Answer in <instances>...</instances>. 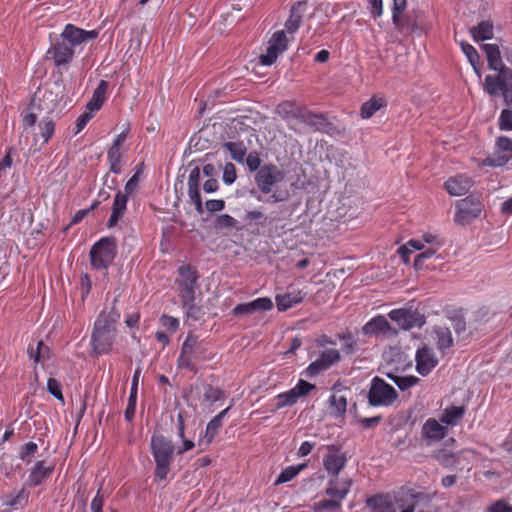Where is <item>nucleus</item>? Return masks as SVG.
Segmentation results:
<instances>
[{
  "instance_id": "obj_1",
  "label": "nucleus",
  "mask_w": 512,
  "mask_h": 512,
  "mask_svg": "<svg viewBox=\"0 0 512 512\" xmlns=\"http://www.w3.org/2000/svg\"><path fill=\"white\" fill-rule=\"evenodd\" d=\"M120 319V312L112 306L103 310L97 317L91 333V346L95 355L108 354L116 341V324Z\"/></svg>"
},
{
  "instance_id": "obj_2",
  "label": "nucleus",
  "mask_w": 512,
  "mask_h": 512,
  "mask_svg": "<svg viewBox=\"0 0 512 512\" xmlns=\"http://www.w3.org/2000/svg\"><path fill=\"white\" fill-rule=\"evenodd\" d=\"M352 486L350 479L330 478L323 492L328 498H321L313 503L314 512H337L342 510V502Z\"/></svg>"
},
{
  "instance_id": "obj_3",
  "label": "nucleus",
  "mask_w": 512,
  "mask_h": 512,
  "mask_svg": "<svg viewBox=\"0 0 512 512\" xmlns=\"http://www.w3.org/2000/svg\"><path fill=\"white\" fill-rule=\"evenodd\" d=\"M150 450L155 461L154 475L158 480H165L171 469L175 446L169 438L154 433L150 440Z\"/></svg>"
},
{
  "instance_id": "obj_4",
  "label": "nucleus",
  "mask_w": 512,
  "mask_h": 512,
  "mask_svg": "<svg viewBox=\"0 0 512 512\" xmlns=\"http://www.w3.org/2000/svg\"><path fill=\"white\" fill-rule=\"evenodd\" d=\"M198 272L191 265H182L178 268V278L176 283L179 287V296L183 308L187 311L188 316L194 315L197 309L195 304V290L198 282Z\"/></svg>"
},
{
  "instance_id": "obj_5",
  "label": "nucleus",
  "mask_w": 512,
  "mask_h": 512,
  "mask_svg": "<svg viewBox=\"0 0 512 512\" xmlns=\"http://www.w3.org/2000/svg\"><path fill=\"white\" fill-rule=\"evenodd\" d=\"M90 263L96 270H107L117 255V243L113 237H103L90 249Z\"/></svg>"
},
{
  "instance_id": "obj_6",
  "label": "nucleus",
  "mask_w": 512,
  "mask_h": 512,
  "mask_svg": "<svg viewBox=\"0 0 512 512\" xmlns=\"http://www.w3.org/2000/svg\"><path fill=\"white\" fill-rule=\"evenodd\" d=\"M206 349L203 343L192 334H188L185 341L182 343L180 355L177 359V366L181 369L189 370L193 373L198 372V367L194 360H200L201 355L204 354Z\"/></svg>"
},
{
  "instance_id": "obj_7",
  "label": "nucleus",
  "mask_w": 512,
  "mask_h": 512,
  "mask_svg": "<svg viewBox=\"0 0 512 512\" xmlns=\"http://www.w3.org/2000/svg\"><path fill=\"white\" fill-rule=\"evenodd\" d=\"M484 90L493 97L501 93L505 104L512 106V70H505L502 74L487 75Z\"/></svg>"
},
{
  "instance_id": "obj_8",
  "label": "nucleus",
  "mask_w": 512,
  "mask_h": 512,
  "mask_svg": "<svg viewBox=\"0 0 512 512\" xmlns=\"http://www.w3.org/2000/svg\"><path fill=\"white\" fill-rule=\"evenodd\" d=\"M398 398V393L393 386L380 377L371 380L368 392V403L373 407H388Z\"/></svg>"
},
{
  "instance_id": "obj_9",
  "label": "nucleus",
  "mask_w": 512,
  "mask_h": 512,
  "mask_svg": "<svg viewBox=\"0 0 512 512\" xmlns=\"http://www.w3.org/2000/svg\"><path fill=\"white\" fill-rule=\"evenodd\" d=\"M293 106L294 105L291 102H284L279 105V109H283L286 113H290L293 118L304 123L314 131L326 132L329 129L330 122L324 114L315 113L302 107H298L291 111L287 110V108H292Z\"/></svg>"
},
{
  "instance_id": "obj_10",
  "label": "nucleus",
  "mask_w": 512,
  "mask_h": 512,
  "mask_svg": "<svg viewBox=\"0 0 512 512\" xmlns=\"http://www.w3.org/2000/svg\"><path fill=\"white\" fill-rule=\"evenodd\" d=\"M392 500L400 512H414L420 502L429 501V496L415 489L401 487L394 492Z\"/></svg>"
},
{
  "instance_id": "obj_11",
  "label": "nucleus",
  "mask_w": 512,
  "mask_h": 512,
  "mask_svg": "<svg viewBox=\"0 0 512 512\" xmlns=\"http://www.w3.org/2000/svg\"><path fill=\"white\" fill-rule=\"evenodd\" d=\"M283 179L284 173L274 164L263 165L255 175V182L264 194L270 193L273 186Z\"/></svg>"
},
{
  "instance_id": "obj_12",
  "label": "nucleus",
  "mask_w": 512,
  "mask_h": 512,
  "mask_svg": "<svg viewBox=\"0 0 512 512\" xmlns=\"http://www.w3.org/2000/svg\"><path fill=\"white\" fill-rule=\"evenodd\" d=\"M504 153L512 154V139L507 136H499L495 141L494 153L484 158L481 165L488 167H502L506 165L511 156H507Z\"/></svg>"
},
{
  "instance_id": "obj_13",
  "label": "nucleus",
  "mask_w": 512,
  "mask_h": 512,
  "mask_svg": "<svg viewBox=\"0 0 512 512\" xmlns=\"http://www.w3.org/2000/svg\"><path fill=\"white\" fill-rule=\"evenodd\" d=\"M288 40L283 30L273 34L268 43L266 53L260 55L259 60L262 65L270 66L274 64L280 54L287 50Z\"/></svg>"
},
{
  "instance_id": "obj_14",
  "label": "nucleus",
  "mask_w": 512,
  "mask_h": 512,
  "mask_svg": "<svg viewBox=\"0 0 512 512\" xmlns=\"http://www.w3.org/2000/svg\"><path fill=\"white\" fill-rule=\"evenodd\" d=\"M456 209L455 222L466 225L481 214L482 204L479 200L467 197L457 203Z\"/></svg>"
},
{
  "instance_id": "obj_15",
  "label": "nucleus",
  "mask_w": 512,
  "mask_h": 512,
  "mask_svg": "<svg viewBox=\"0 0 512 512\" xmlns=\"http://www.w3.org/2000/svg\"><path fill=\"white\" fill-rule=\"evenodd\" d=\"M98 35L97 30H84L69 23L65 25L60 37L74 49L76 46L96 39Z\"/></svg>"
},
{
  "instance_id": "obj_16",
  "label": "nucleus",
  "mask_w": 512,
  "mask_h": 512,
  "mask_svg": "<svg viewBox=\"0 0 512 512\" xmlns=\"http://www.w3.org/2000/svg\"><path fill=\"white\" fill-rule=\"evenodd\" d=\"M388 317L402 330H410L414 327H421L424 324L423 317L411 309H393L388 313Z\"/></svg>"
},
{
  "instance_id": "obj_17",
  "label": "nucleus",
  "mask_w": 512,
  "mask_h": 512,
  "mask_svg": "<svg viewBox=\"0 0 512 512\" xmlns=\"http://www.w3.org/2000/svg\"><path fill=\"white\" fill-rule=\"evenodd\" d=\"M341 355L337 349H326L321 352L320 356L311 362L305 370L307 377H315L322 371L329 369L332 365L339 362Z\"/></svg>"
},
{
  "instance_id": "obj_18",
  "label": "nucleus",
  "mask_w": 512,
  "mask_h": 512,
  "mask_svg": "<svg viewBox=\"0 0 512 512\" xmlns=\"http://www.w3.org/2000/svg\"><path fill=\"white\" fill-rule=\"evenodd\" d=\"M346 457L337 446L330 445L323 458V466L331 478H338L340 471L346 465Z\"/></svg>"
},
{
  "instance_id": "obj_19",
  "label": "nucleus",
  "mask_w": 512,
  "mask_h": 512,
  "mask_svg": "<svg viewBox=\"0 0 512 512\" xmlns=\"http://www.w3.org/2000/svg\"><path fill=\"white\" fill-rule=\"evenodd\" d=\"M362 333L367 336H396L398 329L392 327L383 315L371 318L363 327Z\"/></svg>"
},
{
  "instance_id": "obj_20",
  "label": "nucleus",
  "mask_w": 512,
  "mask_h": 512,
  "mask_svg": "<svg viewBox=\"0 0 512 512\" xmlns=\"http://www.w3.org/2000/svg\"><path fill=\"white\" fill-rule=\"evenodd\" d=\"M416 371L421 376H427L437 366L438 359L432 348L424 345L415 354Z\"/></svg>"
},
{
  "instance_id": "obj_21",
  "label": "nucleus",
  "mask_w": 512,
  "mask_h": 512,
  "mask_svg": "<svg viewBox=\"0 0 512 512\" xmlns=\"http://www.w3.org/2000/svg\"><path fill=\"white\" fill-rule=\"evenodd\" d=\"M448 434V429L441 425L435 418H428L421 430L422 439L427 445L437 443L444 439Z\"/></svg>"
},
{
  "instance_id": "obj_22",
  "label": "nucleus",
  "mask_w": 512,
  "mask_h": 512,
  "mask_svg": "<svg viewBox=\"0 0 512 512\" xmlns=\"http://www.w3.org/2000/svg\"><path fill=\"white\" fill-rule=\"evenodd\" d=\"M57 67L69 64L74 58V49L63 41H56L47 51Z\"/></svg>"
},
{
  "instance_id": "obj_23",
  "label": "nucleus",
  "mask_w": 512,
  "mask_h": 512,
  "mask_svg": "<svg viewBox=\"0 0 512 512\" xmlns=\"http://www.w3.org/2000/svg\"><path fill=\"white\" fill-rule=\"evenodd\" d=\"M232 408V404L227 408L220 411L217 415H215L207 424L205 433L202 438L199 440V445L205 444V446H209L215 437L218 435L220 429L223 426V422L228 412Z\"/></svg>"
},
{
  "instance_id": "obj_24",
  "label": "nucleus",
  "mask_w": 512,
  "mask_h": 512,
  "mask_svg": "<svg viewBox=\"0 0 512 512\" xmlns=\"http://www.w3.org/2000/svg\"><path fill=\"white\" fill-rule=\"evenodd\" d=\"M368 512H396L392 496L389 493H378L365 501Z\"/></svg>"
},
{
  "instance_id": "obj_25",
  "label": "nucleus",
  "mask_w": 512,
  "mask_h": 512,
  "mask_svg": "<svg viewBox=\"0 0 512 512\" xmlns=\"http://www.w3.org/2000/svg\"><path fill=\"white\" fill-rule=\"evenodd\" d=\"M481 49L484 51L488 67L491 70L497 71L498 74H502L507 68L502 61V47L500 48L497 44H483Z\"/></svg>"
},
{
  "instance_id": "obj_26",
  "label": "nucleus",
  "mask_w": 512,
  "mask_h": 512,
  "mask_svg": "<svg viewBox=\"0 0 512 512\" xmlns=\"http://www.w3.org/2000/svg\"><path fill=\"white\" fill-rule=\"evenodd\" d=\"M226 398V392L219 386L212 384H202V395L199 397L201 406L205 408L211 407L214 403L222 401Z\"/></svg>"
},
{
  "instance_id": "obj_27",
  "label": "nucleus",
  "mask_w": 512,
  "mask_h": 512,
  "mask_svg": "<svg viewBox=\"0 0 512 512\" xmlns=\"http://www.w3.org/2000/svg\"><path fill=\"white\" fill-rule=\"evenodd\" d=\"M472 186L471 179L463 174L450 177L445 183L444 187L447 192L452 196H462L466 194Z\"/></svg>"
},
{
  "instance_id": "obj_28",
  "label": "nucleus",
  "mask_w": 512,
  "mask_h": 512,
  "mask_svg": "<svg viewBox=\"0 0 512 512\" xmlns=\"http://www.w3.org/2000/svg\"><path fill=\"white\" fill-rule=\"evenodd\" d=\"M306 296V292L299 289H293L284 294H278L275 298L279 311H286L295 305L301 303Z\"/></svg>"
},
{
  "instance_id": "obj_29",
  "label": "nucleus",
  "mask_w": 512,
  "mask_h": 512,
  "mask_svg": "<svg viewBox=\"0 0 512 512\" xmlns=\"http://www.w3.org/2000/svg\"><path fill=\"white\" fill-rule=\"evenodd\" d=\"M128 197L122 191H118L114 197L112 212L107 222V227L112 228L123 218L127 210Z\"/></svg>"
},
{
  "instance_id": "obj_30",
  "label": "nucleus",
  "mask_w": 512,
  "mask_h": 512,
  "mask_svg": "<svg viewBox=\"0 0 512 512\" xmlns=\"http://www.w3.org/2000/svg\"><path fill=\"white\" fill-rule=\"evenodd\" d=\"M306 9V1H298L292 5L290 9V16L285 23V28L288 33H294L299 29Z\"/></svg>"
},
{
  "instance_id": "obj_31",
  "label": "nucleus",
  "mask_w": 512,
  "mask_h": 512,
  "mask_svg": "<svg viewBox=\"0 0 512 512\" xmlns=\"http://www.w3.org/2000/svg\"><path fill=\"white\" fill-rule=\"evenodd\" d=\"M109 83L106 80H101L94 90L91 99L88 101L86 105V109L96 112L100 110L102 105L104 104L107 98Z\"/></svg>"
},
{
  "instance_id": "obj_32",
  "label": "nucleus",
  "mask_w": 512,
  "mask_h": 512,
  "mask_svg": "<svg viewBox=\"0 0 512 512\" xmlns=\"http://www.w3.org/2000/svg\"><path fill=\"white\" fill-rule=\"evenodd\" d=\"M43 460L37 461L28 477V486L34 487L42 484L53 472V467H45Z\"/></svg>"
},
{
  "instance_id": "obj_33",
  "label": "nucleus",
  "mask_w": 512,
  "mask_h": 512,
  "mask_svg": "<svg viewBox=\"0 0 512 512\" xmlns=\"http://www.w3.org/2000/svg\"><path fill=\"white\" fill-rule=\"evenodd\" d=\"M27 352L30 359H33L35 363L42 364L51 359L53 355L51 348L42 340L37 341L35 346L30 344Z\"/></svg>"
},
{
  "instance_id": "obj_34",
  "label": "nucleus",
  "mask_w": 512,
  "mask_h": 512,
  "mask_svg": "<svg viewBox=\"0 0 512 512\" xmlns=\"http://www.w3.org/2000/svg\"><path fill=\"white\" fill-rule=\"evenodd\" d=\"M298 396L294 389L276 395L270 403V412H276L284 407L292 406L297 403Z\"/></svg>"
},
{
  "instance_id": "obj_35",
  "label": "nucleus",
  "mask_w": 512,
  "mask_h": 512,
  "mask_svg": "<svg viewBox=\"0 0 512 512\" xmlns=\"http://www.w3.org/2000/svg\"><path fill=\"white\" fill-rule=\"evenodd\" d=\"M470 33L475 42L485 41L493 38L494 25L490 20H483L476 26L470 28Z\"/></svg>"
},
{
  "instance_id": "obj_36",
  "label": "nucleus",
  "mask_w": 512,
  "mask_h": 512,
  "mask_svg": "<svg viewBox=\"0 0 512 512\" xmlns=\"http://www.w3.org/2000/svg\"><path fill=\"white\" fill-rule=\"evenodd\" d=\"M459 45L461 47L462 52L466 56L467 60L471 64L475 74L480 79L482 77L481 72V61H480V55L478 51L475 49L474 46L469 44L468 42L461 41L459 42Z\"/></svg>"
},
{
  "instance_id": "obj_37",
  "label": "nucleus",
  "mask_w": 512,
  "mask_h": 512,
  "mask_svg": "<svg viewBox=\"0 0 512 512\" xmlns=\"http://www.w3.org/2000/svg\"><path fill=\"white\" fill-rule=\"evenodd\" d=\"M465 408L463 406L447 407L440 416V422L448 426H455L463 418Z\"/></svg>"
},
{
  "instance_id": "obj_38",
  "label": "nucleus",
  "mask_w": 512,
  "mask_h": 512,
  "mask_svg": "<svg viewBox=\"0 0 512 512\" xmlns=\"http://www.w3.org/2000/svg\"><path fill=\"white\" fill-rule=\"evenodd\" d=\"M386 106V101L381 97H371L368 101L364 102L361 106L360 114L363 119L371 118L382 107Z\"/></svg>"
},
{
  "instance_id": "obj_39",
  "label": "nucleus",
  "mask_w": 512,
  "mask_h": 512,
  "mask_svg": "<svg viewBox=\"0 0 512 512\" xmlns=\"http://www.w3.org/2000/svg\"><path fill=\"white\" fill-rule=\"evenodd\" d=\"M222 147L230 153L231 158L234 161H236L238 163H243L244 162V159H245L246 154H247V147H246V145L242 141H238V142H232V141L225 142V143H223Z\"/></svg>"
},
{
  "instance_id": "obj_40",
  "label": "nucleus",
  "mask_w": 512,
  "mask_h": 512,
  "mask_svg": "<svg viewBox=\"0 0 512 512\" xmlns=\"http://www.w3.org/2000/svg\"><path fill=\"white\" fill-rule=\"evenodd\" d=\"M341 388L342 385L340 383H335L332 387L334 394L329 398L331 408H333L339 415L345 413L347 409V397L337 394L341 391Z\"/></svg>"
},
{
  "instance_id": "obj_41",
  "label": "nucleus",
  "mask_w": 512,
  "mask_h": 512,
  "mask_svg": "<svg viewBox=\"0 0 512 512\" xmlns=\"http://www.w3.org/2000/svg\"><path fill=\"white\" fill-rule=\"evenodd\" d=\"M435 334L439 350L444 351L453 346L454 341L452 333L448 327L437 326L435 328Z\"/></svg>"
},
{
  "instance_id": "obj_42",
  "label": "nucleus",
  "mask_w": 512,
  "mask_h": 512,
  "mask_svg": "<svg viewBox=\"0 0 512 512\" xmlns=\"http://www.w3.org/2000/svg\"><path fill=\"white\" fill-rule=\"evenodd\" d=\"M388 378L391 379L401 391H405L421 381L420 378L409 375V376H398L395 374H387Z\"/></svg>"
},
{
  "instance_id": "obj_43",
  "label": "nucleus",
  "mask_w": 512,
  "mask_h": 512,
  "mask_svg": "<svg viewBox=\"0 0 512 512\" xmlns=\"http://www.w3.org/2000/svg\"><path fill=\"white\" fill-rule=\"evenodd\" d=\"M306 467L307 464H299L286 467L276 478L275 485H280L291 481Z\"/></svg>"
},
{
  "instance_id": "obj_44",
  "label": "nucleus",
  "mask_w": 512,
  "mask_h": 512,
  "mask_svg": "<svg viewBox=\"0 0 512 512\" xmlns=\"http://www.w3.org/2000/svg\"><path fill=\"white\" fill-rule=\"evenodd\" d=\"M424 249V243L421 239H410L405 245L398 249L399 255L402 257L405 263L409 262V255L416 250Z\"/></svg>"
},
{
  "instance_id": "obj_45",
  "label": "nucleus",
  "mask_w": 512,
  "mask_h": 512,
  "mask_svg": "<svg viewBox=\"0 0 512 512\" xmlns=\"http://www.w3.org/2000/svg\"><path fill=\"white\" fill-rule=\"evenodd\" d=\"M122 151L120 148L110 147L107 152V160L110 165V171L114 174H120L122 167H121V158H122Z\"/></svg>"
},
{
  "instance_id": "obj_46",
  "label": "nucleus",
  "mask_w": 512,
  "mask_h": 512,
  "mask_svg": "<svg viewBox=\"0 0 512 512\" xmlns=\"http://www.w3.org/2000/svg\"><path fill=\"white\" fill-rule=\"evenodd\" d=\"M38 127L40 130V137L43 140V144H47L55 132L54 121L50 118H44L39 122Z\"/></svg>"
},
{
  "instance_id": "obj_47",
  "label": "nucleus",
  "mask_w": 512,
  "mask_h": 512,
  "mask_svg": "<svg viewBox=\"0 0 512 512\" xmlns=\"http://www.w3.org/2000/svg\"><path fill=\"white\" fill-rule=\"evenodd\" d=\"M337 337L340 341H342L341 350L343 353L349 355L355 352L358 342L351 332L338 334Z\"/></svg>"
},
{
  "instance_id": "obj_48",
  "label": "nucleus",
  "mask_w": 512,
  "mask_h": 512,
  "mask_svg": "<svg viewBox=\"0 0 512 512\" xmlns=\"http://www.w3.org/2000/svg\"><path fill=\"white\" fill-rule=\"evenodd\" d=\"M28 495L29 494L25 488H22L15 495L9 496V499L6 501L5 505L14 509L23 507L28 502Z\"/></svg>"
},
{
  "instance_id": "obj_49",
  "label": "nucleus",
  "mask_w": 512,
  "mask_h": 512,
  "mask_svg": "<svg viewBox=\"0 0 512 512\" xmlns=\"http://www.w3.org/2000/svg\"><path fill=\"white\" fill-rule=\"evenodd\" d=\"M201 171L199 167H194L188 177V194L200 193Z\"/></svg>"
},
{
  "instance_id": "obj_50",
  "label": "nucleus",
  "mask_w": 512,
  "mask_h": 512,
  "mask_svg": "<svg viewBox=\"0 0 512 512\" xmlns=\"http://www.w3.org/2000/svg\"><path fill=\"white\" fill-rule=\"evenodd\" d=\"M407 7V0H393L392 21L399 29L401 28V15Z\"/></svg>"
},
{
  "instance_id": "obj_51",
  "label": "nucleus",
  "mask_w": 512,
  "mask_h": 512,
  "mask_svg": "<svg viewBox=\"0 0 512 512\" xmlns=\"http://www.w3.org/2000/svg\"><path fill=\"white\" fill-rule=\"evenodd\" d=\"M439 248L429 247L425 251L419 253L414 259V267L422 269L425 266L426 260L432 258Z\"/></svg>"
},
{
  "instance_id": "obj_52",
  "label": "nucleus",
  "mask_w": 512,
  "mask_h": 512,
  "mask_svg": "<svg viewBox=\"0 0 512 512\" xmlns=\"http://www.w3.org/2000/svg\"><path fill=\"white\" fill-rule=\"evenodd\" d=\"M237 223L238 221L234 217L228 214H221L216 218L215 227L217 229H231L235 228Z\"/></svg>"
},
{
  "instance_id": "obj_53",
  "label": "nucleus",
  "mask_w": 512,
  "mask_h": 512,
  "mask_svg": "<svg viewBox=\"0 0 512 512\" xmlns=\"http://www.w3.org/2000/svg\"><path fill=\"white\" fill-rule=\"evenodd\" d=\"M498 127L502 131L512 130V110L504 109L501 111L498 121Z\"/></svg>"
},
{
  "instance_id": "obj_54",
  "label": "nucleus",
  "mask_w": 512,
  "mask_h": 512,
  "mask_svg": "<svg viewBox=\"0 0 512 512\" xmlns=\"http://www.w3.org/2000/svg\"><path fill=\"white\" fill-rule=\"evenodd\" d=\"M47 390L56 399L60 400L61 402H64L62 385L58 380H56L55 378H49L47 381Z\"/></svg>"
},
{
  "instance_id": "obj_55",
  "label": "nucleus",
  "mask_w": 512,
  "mask_h": 512,
  "mask_svg": "<svg viewBox=\"0 0 512 512\" xmlns=\"http://www.w3.org/2000/svg\"><path fill=\"white\" fill-rule=\"evenodd\" d=\"M244 161L251 172H258L261 168V159L257 151L250 152Z\"/></svg>"
},
{
  "instance_id": "obj_56",
  "label": "nucleus",
  "mask_w": 512,
  "mask_h": 512,
  "mask_svg": "<svg viewBox=\"0 0 512 512\" xmlns=\"http://www.w3.org/2000/svg\"><path fill=\"white\" fill-rule=\"evenodd\" d=\"M315 388L316 386L314 384L309 383L303 379H300L293 389L296 392L298 398H300L303 396H307Z\"/></svg>"
},
{
  "instance_id": "obj_57",
  "label": "nucleus",
  "mask_w": 512,
  "mask_h": 512,
  "mask_svg": "<svg viewBox=\"0 0 512 512\" xmlns=\"http://www.w3.org/2000/svg\"><path fill=\"white\" fill-rule=\"evenodd\" d=\"M236 178L237 175L235 165L230 162L226 163L223 168V182L227 185H231L235 182Z\"/></svg>"
},
{
  "instance_id": "obj_58",
  "label": "nucleus",
  "mask_w": 512,
  "mask_h": 512,
  "mask_svg": "<svg viewBox=\"0 0 512 512\" xmlns=\"http://www.w3.org/2000/svg\"><path fill=\"white\" fill-rule=\"evenodd\" d=\"M252 309L256 311H269L273 308V302L270 298L261 297L251 301Z\"/></svg>"
},
{
  "instance_id": "obj_59",
  "label": "nucleus",
  "mask_w": 512,
  "mask_h": 512,
  "mask_svg": "<svg viewBox=\"0 0 512 512\" xmlns=\"http://www.w3.org/2000/svg\"><path fill=\"white\" fill-rule=\"evenodd\" d=\"M485 512H512V505L506 500L500 499L489 505Z\"/></svg>"
},
{
  "instance_id": "obj_60",
  "label": "nucleus",
  "mask_w": 512,
  "mask_h": 512,
  "mask_svg": "<svg viewBox=\"0 0 512 512\" xmlns=\"http://www.w3.org/2000/svg\"><path fill=\"white\" fill-rule=\"evenodd\" d=\"M136 404H137V396L136 395H129L128 403L126 406V409L124 411V417L125 420L130 422L135 416L136 412Z\"/></svg>"
},
{
  "instance_id": "obj_61",
  "label": "nucleus",
  "mask_w": 512,
  "mask_h": 512,
  "mask_svg": "<svg viewBox=\"0 0 512 512\" xmlns=\"http://www.w3.org/2000/svg\"><path fill=\"white\" fill-rule=\"evenodd\" d=\"M160 323L163 327L167 328L172 332L176 331L180 325L178 318L166 314L161 316Z\"/></svg>"
},
{
  "instance_id": "obj_62",
  "label": "nucleus",
  "mask_w": 512,
  "mask_h": 512,
  "mask_svg": "<svg viewBox=\"0 0 512 512\" xmlns=\"http://www.w3.org/2000/svg\"><path fill=\"white\" fill-rule=\"evenodd\" d=\"M93 111L87 110L82 113L76 120V131L75 134L79 133L84 129L88 122L94 117Z\"/></svg>"
},
{
  "instance_id": "obj_63",
  "label": "nucleus",
  "mask_w": 512,
  "mask_h": 512,
  "mask_svg": "<svg viewBox=\"0 0 512 512\" xmlns=\"http://www.w3.org/2000/svg\"><path fill=\"white\" fill-rule=\"evenodd\" d=\"M423 243L431 245V247L440 248L443 246V241L437 234L425 232L421 236Z\"/></svg>"
},
{
  "instance_id": "obj_64",
  "label": "nucleus",
  "mask_w": 512,
  "mask_h": 512,
  "mask_svg": "<svg viewBox=\"0 0 512 512\" xmlns=\"http://www.w3.org/2000/svg\"><path fill=\"white\" fill-rule=\"evenodd\" d=\"M38 451V445L35 442L25 443L20 450V458L25 460L27 457L34 455Z\"/></svg>"
}]
</instances>
